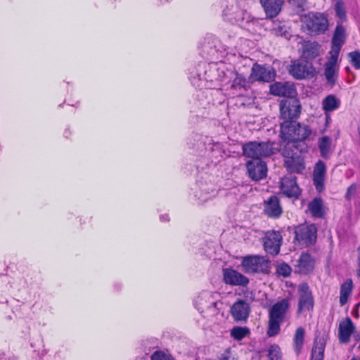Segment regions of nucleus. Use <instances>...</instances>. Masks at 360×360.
I'll use <instances>...</instances> for the list:
<instances>
[{"instance_id":"obj_1","label":"nucleus","mask_w":360,"mask_h":360,"mask_svg":"<svg viewBox=\"0 0 360 360\" xmlns=\"http://www.w3.org/2000/svg\"><path fill=\"white\" fill-rule=\"evenodd\" d=\"M224 76L225 72L217 64L202 63L199 65V69L196 72L191 73L190 79L196 87L212 89L219 86Z\"/></svg>"},{"instance_id":"obj_2","label":"nucleus","mask_w":360,"mask_h":360,"mask_svg":"<svg viewBox=\"0 0 360 360\" xmlns=\"http://www.w3.org/2000/svg\"><path fill=\"white\" fill-rule=\"evenodd\" d=\"M290 302L284 298L276 302L269 310V326L267 334L270 337L276 335L280 332L281 323L285 321Z\"/></svg>"},{"instance_id":"obj_3","label":"nucleus","mask_w":360,"mask_h":360,"mask_svg":"<svg viewBox=\"0 0 360 360\" xmlns=\"http://www.w3.org/2000/svg\"><path fill=\"white\" fill-rule=\"evenodd\" d=\"M284 166L290 173H301L305 168L302 149L293 143H287L282 149Z\"/></svg>"},{"instance_id":"obj_4","label":"nucleus","mask_w":360,"mask_h":360,"mask_svg":"<svg viewBox=\"0 0 360 360\" xmlns=\"http://www.w3.org/2000/svg\"><path fill=\"white\" fill-rule=\"evenodd\" d=\"M311 134V130L307 125L295 122L281 123V137L288 141L297 145V142L307 139ZM299 147L300 145H299Z\"/></svg>"},{"instance_id":"obj_5","label":"nucleus","mask_w":360,"mask_h":360,"mask_svg":"<svg viewBox=\"0 0 360 360\" xmlns=\"http://www.w3.org/2000/svg\"><path fill=\"white\" fill-rule=\"evenodd\" d=\"M243 153L246 158L261 160L274 153L273 143L269 141H249L243 144Z\"/></svg>"},{"instance_id":"obj_6","label":"nucleus","mask_w":360,"mask_h":360,"mask_svg":"<svg viewBox=\"0 0 360 360\" xmlns=\"http://www.w3.org/2000/svg\"><path fill=\"white\" fill-rule=\"evenodd\" d=\"M302 22L311 34H321L328 29V16L323 13L309 12L303 17Z\"/></svg>"},{"instance_id":"obj_7","label":"nucleus","mask_w":360,"mask_h":360,"mask_svg":"<svg viewBox=\"0 0 360 360\" xmlns=\"http://www.w3.org/2000/svg\"><path fill=\"white\" fill-rule=\"evenodd\" d=\"M241 267L246 274H268L270 271V262L264 257L250 255L243 258Z\"/></svg>"},{"instance_id":"obj_8","label":"nucleus","mask_w":360,"mask_h":360,"mask_svg":"<svg viewBox=\"0 0 360 360\" xmlns=\"http://www.w3.org/2000/svg\"><path fill=\"white\" fill-rule=\"evenodd\" d=\"M219 303L214 299L212 292L203 291L195 300V306L205 317L214 316L218 312Z\"/></svg>"},{"instance_id":"obj_9","label":"nucleus","mask_w":360,"mask_h":360,"mask_svg":"<svg viewBox=\"0 0 360 360\" xmlns=\"http://www.w3.org/2000/svg\"><path fill=\"white\" fill-rule=\"evenodd\" d=\"M297 295L298 304L297 313L301 314L305 311H312L314 300L312 292L307 283H302L298 285Z\"/></svg>"},{"instance_id":"obj_10","label":"nucleus","mask_w":360,"mask_h":360,"mask_svg":"<svg viewBox=\"0 0 360 360\" xmlns=\"http://www.w3.org/2000/svg\"><path fill=\"white\" fill-rule=\"evenodd\" d=\"M281 119L283 122H293L297 119L301 112V104L299 100L291 98L280 103Z\"/></svg>"},{"instance_id":"obj_11","label":"nucleus","mask_w":360,"mask_h":360,"mask_svg":"<svg viewBox=\"0 0 360 360\" xmlns=\"http://www.w3.org/2000/svg\"><path fill=\"white\" fill-rule=\"evenodd\" d=\"M282 240L283 237L279 231L274 230L266 231L263 238L264 250L272 255H278L280 252Z\"/></svg>"},{"instance_id":"obj_12","label":"nucleus","mask_w":360,"mask_h":360,"mask_svg":"<svg viewBox=\"0 0 360 360\" xmlns=\"http://www.w3.org/2000/svg\"><path fill=\"white\" fill-rule=\"evenodd\" d=\"M295 238L300 245L308 246L316 240V228L314 224L302 225L295 230Z\"/></svg>"},{"instance_id":"obj_13","label":"nucleus","mask_w":360,"mask_h":360,"mask_svg":"<svg viewBox=\"0 0 360 360\" xmlns=\"http://www.w3.org/2000/svg\"><path fill=\"white\" fill-rule=\"evenodd\" d=\"M223 17L225 20L233 24L237 23L240 25H243L245 22H248L251 20V17L249 13L243 9H237L233 6H227L224 9Z\"/></svg>"},{"instance_id":"obj_14","label":"nucleus","mask_w":360,"mask_h":360,"mask_svg":"<svg viewBox=\"0 0 360 360\" xmlns=\"http://www.w3.org/2000/svg\"><path fill=\"white\" fill-rule=\"evenodd\" d=\"M223 280L226 284L233 286L245 287L249 283V279L238 271L225 268L222 270Z\"/></svg>"},{"instance_id":"obj_15","label":"nucleus","mask_w":360,"mask_h":360,"mask_svg":"<svg viewBox=\"0 0 360 360\" xmlns=\"http://www.w3.org/2000/svg\"><path fill=\"white\" fill-rule=\"evenodd\" d=\"M276 73L271 67L255 64L252 68L249 79L269 82L275 77Z\"/></svg>"},{"instance_id":"obj_16","label":"nucleus","mask_w":360,"mask_h":360,"mask_svg":"<svg viewBox=\"0 0 360 360\" xmlns=\"http://www.w3.org/2000/svg\"><path fill=\"white\" fill-rule=\"evenodd\" d=\"M250 177L255 181L264 179L266 176V164L262 160H252L246 164Z\"/></svg>"},{"instance_id":"obj_17","label":"nucleus","mask_w":360,"mask_h":360,"mask_svg":"<svg viewBox=\"0 0 360 360\" xmlns=\"http://www.w3.org/2000/svg\"><path fill=\"white\" fill-rule=\"evenodd\" d=\"M280 188L283 195L289 198H297L300 194L296 178L292 175L281 179Z\"/></svg>"},{"instance_id":"obj_18","label":"nucleus","mask_w":360,"mask_h":360,"mask_svg":"<svg viewBox=\"0 0 360 360\" xmlns=\"http://www.w3.org/2000/svg\"><path fill=\"white\" fill-rule=\"evenodd\" d=\"M346 41L345 28L338 24L332 38V46L329 54L339 56L341 49Z\"/></svg>"},{"instance_id":"obj_19","label":"nucleus","mask_w":360,"mask_h":360,"mask_svg":"<svg viewBox=\"0 0 360 360\" xmlns=\"http://www.w3.org/2000/svg\"><path fill=\"white\" fill-rule=\"evenodd\" d=\"M199 191L196 192L195 196L200 202H205L214 198L217 195V190L214 184L206 181L198 182Z\"/></svg>"},{"instance_id":"obj_20","label":"nucleus","mask_w":360,"mask_h":360,"mask_svg":"<svg viewBox=\"0 0 360 360\" xmlns=\"http://www.w3.org/2000/svg\"><path fill=\"white\" fill-rule=\"evenodd\" d=\"M326 174V164L319 160L314 168L313 171V182L318 192L321 193L324 190L325 178Z\"/></svg>"},{"instance_id":"obj_21","label":"nucleus","mask_w":360,"mask_h":360,"mask_svg":"<svg viewBox=\"0 0 360 360\" xmlns=\"http://www.w3.org/2000/svg\"><path fill=\"white\" fill-rule=\"evenodd\" d=\"M270 92L283 97H293L296 94L294 85L290 82H276L270 86Z\"/></svg>"},{"instance_id":"obj_22","label":"nucleus","mask_w":360,"mask_h":360,"mask_svg":"<svg viewBox=\"0 0 360 360\" xmlns=\"http://www.w3.org/2000/svg\"><path fill=\"white\" fill-rule=\"evenodd\" d=\"M250 306L244 300H238L235 302L231 308L232 316L235 321H246L250 314Z\"/></svg>"},{"instance_id":"obj_23","label":"nucleus","mask_w":360,"mask_h":360,"mask_svg":"<svg viewBox=\"0 0 360 360\" xmlns=\"http://www.w3.org/2000/svg\"><path fill=\"white\" fill-rule=\"evenodd\" d=\"M339 56L330 54L328 61L325 64L324 75L328 84L333 85L335 83L338 75L337 63Z\"/></svg>"},{"instance_id":"obj_24","label":"nucleus","mask_w":360,"mask_h":360,"mask_svg":"<svg viewBox=\"0 0 360 360\" xmlns=\"http://www.w3.org/2000/svg\"><path fill=\"white\" fill-rule=\"evenodd\" d=\"M311 66L307 62L295 60L289 68L290 74L296 79H302L310 74Z\"/></svg>"},{"instance_id":"obj_25","label":"nucleus","mask_w":360,"mask_h":360,"mask_svg":"<svg viewBox=\"0 0 360 360\" xmlns=\"http://www.w3.org/2000/svg\"><path fill=\"white\" fill-rule=\"evenodd\" d=\"M266 17L273 18L281 12L283 4V0H260Z\"/></svg>"},{"instance_id":"obj_26","label":"nucleus","mask_w":360,"mask_h":360,"mask_svg":"<svg viewBox=\"0 0 360 360\" xmlns=\"http://www.w3.org/2000/svg\"><path fill=\"white\" fill-rule=\"evenodd\" d=\"M264 212L267 216L273 218H277L281 214L282 208L276 196H271L265 201Z\"/></svg>"},{"instance_id":"obj_27","label":"nucleus","mask_w":360,"mask_h":360,"mask_svg":"<svg viewBox=\"0 0 360 360\" xmlns=\"http://www.w3.org/2000/svg\"><path fill=\"white\" fill-rule=\"evenodd\" d=\"M354 330V326L350 318H347L345 321L340 323L338 330L340 341L342 343H347Z\"/></svg>"},{"instance_id":"obj_28","label":"nucleus","mask_w":360,"mask_h":360,"mask_svg":"<svg viewBox=\"0 0 360 360\" xmlns=\"http://www.w3.org/2000/svg\"><path fill=\"white\" fill-rule=\"evenodd\" d=\"M326 342L324 337H317L314 340L311 360H323Z\"/></svg>"},{"instance_id":"obj_29","label":"nucleus","mask_w":360,"mask_h":360,"mask_svg":"<svg viewBox=\"0 0 360 360\" xmlns=\"http://www.w3.org/2000/svg\"><path fill=\"white\" fill-rule=\"evenodd\" d=\"M297 267L300 274H307L314 267V262L311 255L308 253H302L297 261Z\"/></svg>"},{"instance_id":"obj_30","label":"nucleus","mask_w":360,"mask_h":360,"mask_svg":"<svg viewBox=\"0 0 360 360\" xmlns=\"http://www.w3.org/2000/svg\"><path fill=\"white\" fill-rule=\"evenodd\" d=\"M318 146L321 156L324 159H328L333 153L331 138L328 136L319 138L318 140Z\"/></svg>"},{"instance_id":"obj_31","label":"nucleus","mask_w":360,"mask_h":360,"mask_svg":"<svg viewBox=\"0 0 360 360\" xmlns=\"http://www.w3.org/2000/svg\"><path fill=\"white\" fill-rule=\"evenodd\" d=\"M308 210L314 217H323V202L321 198H316L308 204Z\"/></svg>"},{"instance_id":"obj_32","label":"nucleus","mask_w":360,"mask_h":360,"mask_svg":"<svg viewBox=\"0 0 360 360\" xmlns=\"http://www.w3.org/2000/svg\"><path fill=\"white\" fill-rule=\"evenodd\" d=\"M340 105V101L335 96L330 94L322 101V108L326 113L333 112Z\"/></svg>"},{"instance_id":"obj_33","label":"nucleus","mask_w":360,"mask_h":360,"mask_svg":"<svg viewBox=\"0 0 360 360\" xmlns=\"http://www.w3.org/2000/svg\"><path fill=\"white\" fill-rule=\"evenodd\" d=\"M353 288V283L351 279L345 281L340 286V304L344 306L347 304Z\"/></svg>"},{"instance_id":"obj_34","label":"nucleus","mask_w":360,"mask_h":360,"mask_svg":"<svg viewBox=\"0 0 360 360\" xmlns=\"http://www.w3.org/2000/svg\"><path fill=\"white\" fill-rule=\"evenodd\" d=\"M250 87V82L243 75L236 73L231 86V89L236 91L247 90Z\"/></svg>"},{"instance_id":"obj_35","label":"nucleus","mask_w":360,"mask_h":360,"mask_svg":"<svg viewBox=\"0 0 360 360\" xmlns=\"http://www.w3.org/2000/svg\"><path fill=\"white\" fill-rule=\"evenodd\" d=\"M305 336V330L302 327L297 328L294 338V347L296 354L298 355L302 350Z\"/></svg>"},{"instance_id":"obj_36","label":"nucleus","mask_w":360,"mask_h":360,"mask_svg":"<svg viewBox=\"0 0 360 360\" xmlns=\"http://www.w3.org/2000/svg\"><path fill=\"white\" fill-rule=\"evenodd\" d=\"M250 333V330L246 327L236 326L231 330V335L236 340H241Z\"/></svg>"},{"instance_id":"obj_37","label":"nucleus","mask_w":360,"mask_h":360,"mask_svg":"<svg viewBox=\"0 0 360 360\" xmlns=\"http://www.w3.org/2000/svg\"><path fill=\"white\" fill-rule=\"evenodd\" d=\"M268 359L266 360H281V352L280 347L276 345H272L268 349Z\"/></svg>"},{"instance_id":"obj_38","label":"nucleus","mask_w":360,"mask_h":360,"mask_svg":"<svg viewBox=\"0 0 360 360\" xmlns=\"http://www.w3.org/2000/svg\"><path fill=\"white\" fill-rule=\"evenodd\" d=\"M336 15L339 19L344 22L347 20V15L344 3L342 1H338L335 5Z\"/></svg>"},{"instance_id":"obj_39","label":"nucleus","mask_w":360,"mask_h":360,"mask_svg":"<svg viewBox=\"0 0 360 360\" xmlns=\"http://www.w3.org/2000/svg\"><path fill=\"white\" fill-rule=\"evenodd\" d=\"M350 64L356 69H360V51H354L348 53Z\"/></svg>"},{"instance_id":"obj_40","label":"nucleus","mask_w":360,"mask_h":360,"mask_svg":"<svg viewBox=\"0 0 360 360\" xmlns=\"http://www.w3.org/2000/svg\"><path fill=\"white\" fill-rule=\"evenodd\" d=\"M276 272L280 276L287 277L291 273V268L288 264L283 263L277 266Z\"/></svg>"},{"instance_id":"obj_41","label":"nucleus","mask_w":360,"mask_h":360,"mask_svg":"<svg viewBox=\"0 0 360 360\" xmlns=\"http://www.w3.org/2000/svg\"><path fill=\"white\" fill-rule=\"evenodd\" d=\"M151 360H174V359L165 352L156 351L151 356Z\"/></svg>"},{"instance_id":"obj_42","label":"nucleus","mask_w":360,"mask_h":360,"mask_svg":"<svg viewBox=\"0 0 360 360\" xmlns=\"http://www.w3.org/2000/svg\"><path fill=\"white\" fill-rule=\"evenodd\" d=\"M289 3L297 11H304L306 6V0H289Z\"/></svg>"},{"instance_id":"obj_43","label":"nucleus","mask_w":360,"mask_h":360,"mask_svg":"<svg viewBox=\"0 0 360 360\" xmlns=\"http://www.w3.org/2000/svg\"><path fill=\"white\" fill-rule=\"evenodd\" d=\"M356 184H352L348 188L345 197L347 200H350L356 193Z\"/></svg>"},{"instance_id":"obj_44","label":"nucleus","mask_w":360,"mask_h":360,"mask_svg":"<svg viewBox=\"0 0 360 360\" xmlns=\"http://www.w3.org/2000/svg\"><path fill=\"white\" fill-rule=\"evenodd\" d=\"M238 6L245 8L246 7H249L252 5L256 0H236Z\"/></svg>"},{"instance_id":"obj_45","label":"nucleus","mask_w":360,"mask_h":360,"mask_svg":"<svg viewBox=\"0 0 360 360\" xmlns=\"http://www.w3.org/2000/svg\"><path fill=\"white\" fill-rule=\"evenodd\" d=\"M214 47L216 48L217 51H219L221 53V56L224 55V53L226 52L228 49L226 46L221 47L220 42H218V44H214Z\"/></svg>"},{"instance_id":"obj_46","label":"nucleus","mask_w":360,"mask_h":360,"mask_svg":"<svg viewBox=\"0 0 360 360\" xmlns=\"http://www.w3.org/2000/svg\"><path fill=\"white\" fill-rule=\"evenodd\" d=\"M312 47V44H307L304 46V49H303V52L307 56L309 57V54H307V52L309 51V48H311Z\"/></svg>"},{"instance_id":"obj_47","label":"nucleus","mask_w":360,"mask_h":360,"mask_svg":"<svg viewBox=\"0 0 360 360\" xmlns=\"http://www.w3.org/2000/svg\"><path fill=\"white\" fill-rule=\"evenodd\" d=\"M357 252H358V266H359L357 274L359 276H360V246L358 248Z\"/></svg>"},{"instance_id":"obj_48","label":"nucleus","mask_w":360,"mask_h":360,"mask_svg":"<svg viewBox=\"0 0 360 360\" xmlns=\"http://www.w3.org/2000/svg\"><path fill=\"white\" fill-rule=\"evenodd\" d=\"M160 218V220L162 221H169V217H168L167 214L161 215Z\"/></svg>"},{"instance_id":"obj_49","label":"nucleus","mask_w":360,"mask_h":360,"mask_svg":"<svg viewBox=\"0 0 360 360\" xmlns=\"http://www.w3.org/2000/svg\"><path fill=\"white\" fill-rule=\"evenodd\" d=\"M221 360H234V359L230 358L229 356H224Z\"/></svg>"},{"instance_id":"obj_50","label":"nucleus","mask_w":360,"mask_h":360,"mask_svg":"<svg viewBox=\"0 0 360 360\" xmlns=\"http://www.w3.org/2000/svg\"><path fill=\"white\" fill-rule=\"evenodd\" d=\"M328 120H330V117H329V116H328V115H327V116H326V122H328Z\"/></svg>"},{"instance_id":"obj_51","label":"nucleus","mask_w":360,"mask_h":360,"mask_svg":"<svg viewBox=\"0 0 360 360\" xmlns=\"http://www.w3.org/2000/svg\"><path fill=\"white\" fill-rule=\"evenodd\" d=\"M351 360H359V359H357L356 358H352Z\"/></svg>"}]
</instances>
